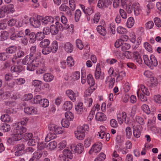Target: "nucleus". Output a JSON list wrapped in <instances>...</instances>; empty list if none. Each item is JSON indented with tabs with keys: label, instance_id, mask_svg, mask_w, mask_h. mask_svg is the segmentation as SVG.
<instances>
[{
	"label": "nucleus",
	"instance_id": "obj_1",
	"mask_svg": "<svg viewBox=\"0 0 161 161\" xmlns=\"http://www.w3.org/2000/svg\"><path fill=\"white\" fill-rule=\"evenodd\" d=\"M89 129V126L87 125L78 127L77 130L75 132L76 138L79 140H83L85 136V132L88 131Z\"/></svg>",
	"mask_w": 161,
	"mask_h": 161
},
{
	"label": "nucleus",
	"instance_id": "obj_2",
	"mask_svg": "<svg viewBox=\"0 0 161 161\" xmlns=\"http://www.w3.org/2000/svg\"><path fill=\"white\" fill-rule=\"evenodd\" d=\"M14 11V5L12 4L2 6L0 8V18L3 17L6 13H13Z\"/></svg>",
	"mask_w": 161,
	"mask_h": 161
},
{
	"label": "nucleus",
	"instance_id": "obj_3",
	"mask_svg": "<svg viewBox=\"0 0 161 161\" xmlns=\"http://www.w3.org/2000/svg\"><path fill=\"white\" fill-rule=\"evenodd\" d=\"M56 25H52L50 26V31L52 35H55L59 31V29L61 31L64 30V27L62 25L58 22H56Z\"/></svg>",
	"mask_w": 161,
	"mask_h": 161
},
{
	"label": "nucleus",
	"instance_id": "obj_4",
	"mask_svg": "<svg viewBox=\"0 0 161 161\" xmlns=\"http://www.w3.org/2000/svg\"><path fill=\"white\" fill-rule=\"evenodd\" d=\"M95 76L96 79L103 80L104 77V74L102 72L100 67V64H97L95 72Z\"/></svg>",
	"mask_w": 161,
	"mask_h": 161
},
{
	"label": "nucleus",
	"instance_id": "obj_5",
	"mask_svg": "<svg viewBox=\"0 0 161 161\" xmlns=\"http://www.w3.org/2000/svg\"><path fill=\"white\" fill-rule=\"evenodd\" d=\"M38 17V19L41 20L42 24L44 25L51 24L54 21V19L51 16H46L44 17L42 16H39Z\"/></svg>",
	"mask_w": 161,
	"mask_h": 161
},
{
	"label": "nucleus",
	"instance_id": "obj_6",
	"mask_svg": "<svg viewBox=\"0 0 161 161\" xmlns=\"http://www.w3.org/2000/svg\"><path fill=\"white\" fill-rule=\"evenodd\" d=\"M102 147V144L100 142H98L95 143L92 147L89 153L91 154L92 152L97 153L101 151Z\"/></svg>",
	"mask_w": 161,
	"mask_h": 161
},
{
	"label": "nucleus",
	"instance_id": "obj_7",
	"mask_svg": "<svg viewBox=\"0 0 161 161\" xmlns=\"http://www.w3.org/2000/svg\"><path fill=\"white\" fill-rule=\"evenodd\" d=\"M71 150L74 151L73 152L77 153L78 154L81 153L83 151L84 148L82 144H78L77 145H72L70 147Z\"/></svg>",
	"mask_w": 161,
	"mask_h": 161
},
{
	"label": "nucleus",
	"instance_id": "obj_8",
	"mask_svg": "<svg viewBox=\"0 0 161 161\" xmlns=\"http://www.w3.org/2000/svg\"><path fill=\"white\" fill-rule=\"evenodd\" d=\"M39 16L36 18H31L29 20L30 23L31 25L35 28L39 27L41 25V20H39L38 18Z\"/></svg>",
	"mask_w": 161,
	"mask_h": 161
},
{
	"label": "nucleus",
	"instance_id": "obj_9",
	"mask_svg": "<svg viewBox=\"0 0 161 161\" xmlns=\"http://www.w3.org/2000/svg\"><path fill=\"white\" fill-rule=\"evenodd\" d=\"M47 154V152L44 150H38L37 152H35L33 154V158L36 160H38L42 156L45 157Z\"/></svg>",
	"mask_w": 161,
	"mask_h": 161
},
{
	"label": "nucleus",
	"instance_id": "obj_10",
	"mask_svg": "<svg viewBox=\"0 0 161 161\" xmlns=\"http://www.w3.org/2000/svg\"><path fill=\"white\" fill-rule=\"evenodd\" d=\"M24 111L25 113L28 115L36 114L37 113V108L34 107H27L25 108Z\"/></svg>",
	"mask_w": 161,
	"mask_h": 161
},
{
	"label": "nucleus",
	"instance_id": "obj_11",
	"mask_svg": "<svg viewBox=\"0 0 161 161\" xmlns=\"http://www.w3.org/2000/svg\"><path fill=\"white\" fill-rule=\"evenodd\" d=\"M150 61L149 62L148 67L151 69H153L154 67H156L158 64V62L156 57L153 55L150 56Z\"/></svg>",
	"mask_w": 161,
	"mask_h": 161
},
{
	"label": "nucleus",
	"instance_id": "obj_12",
	"mask_svg": "<svg viewBox=\"0 0 161 161\" xmlns=\"http://www.w3.org/2000/svg\"><path fill=\"white\" fill-rule=\"evenodd\" d=\"M86 80L91 89H96V87L94 86L95 84V81L92 75L90 74H88L87 76Z\"/></svg>",
	"mask_w": 161,
	"mask_h": 161
},
{
	"label": "nucleus",
	"instance_id": "obj_13",
	"mask_svg": "<svg viewBox=\"0 0 161 161\" xmlns=\"http://www.w3.org/2000/svg\"><path fill=\"white\" fill-rule=\"evenodd\" d=\"M133 59L139 64H142V60L140 53L136 51L133 53Z\"/></svg>",
	"mask_w": 161,
	"mask_h": 161
},
{
	"label": "nucleus",
	"instance_id": "obj_14",
	"mask_svg": "<svg viewBox=\"0 0 161 161\" xmlns=\"http://www.w3.org/2000/svg\"><path fill=\"white\" fill-rule=\"evenodd\" d=\"M59 9L60 11L65 12L66 14L69 16H71L72 14L70 8L64 4H62L60 6Z\"/></svg>",
	"mask_w": 161,
	"mask_h": 161
},
{
	"label": "nucleus",
	"instance_id": "obj_15",
	"mask_svg": "<svg viewBox=\"0 0 161 161\" xmlns=\"http://www.w3.org/2000/svg\"><path fill=\"white\" fill-rule=\"evenodd\" d=\"M26 128L25 126H23L21 124H17L14 131V133H18L23 134L26 132Z\"/></svg>",
	"mask_w": 161,
	"mask_h": 161
},
{
	"label": "nucleus",
	"instance_id": "obj_16",
	"mask_svg": "<svg viewBox=\"0 0 161 161\" xmlns=\"http://www.w3.org/2000/svg\"><path fill=\"white\" fill-rule=\"evenodd\" d=\"M66 93L68 97L73 102H75L76 101V97L77 96L76 94L73 91L69 89L66 91Z\"/></svg>",
	"mask_w": 161,
	"mask_h": 161
},
{
	"label": "nucleus",
	"instance_id": "obj_17",
	"mask_svg": "<svg viewBox=\"0 0 161 161\" xmlns=\"http://www.w3.org/2000/svg\"><path fill=\"white\" fill-rule=\"evenodd\" d=\"M42 81L39 80H35L32 83V85L36 87L35 90L36 92H39L42 89Z\"/></svg>",
	"mask_w": 161,
	"mask_h": 161
},
{
	"label": "nucleus",
	"instance_id": "obj_18",
	"mask_svg": "<svg viewBox=\"0 0 161 161\" xmlns=\"http://www.w3.org/2000/svg\"><path fill=\"white\" fill-rule=\"evenodd\" d=\"M33 58V57H31V56H29L28 55L26 56L23 59L22 63L25 65H30L32 63V60Z\"/></svg>",
	"mask_w": 161,
	"mask_h": 161
},
{
	"label": "nucleus",
	"instance_id": "obj_19",
	"mask_svg": "<svg viewBox=\"0 0 161 161\" xmlns=\"http://www.w3.org/2000/svg\"><path fill=\"white\" fill-rule=\"evenodd\" d=\"M23 69V67L20 65H14L11 68V71L12 73H19Z\"/></svg>",
	"mask_w": 161,
	"mask_h": 161
},
{
	"label": "nucleus",
	"instance_id": "obj_20",
	"mask_svg": "<svg viewBox=\"0 0 161 161\" xmlns=\"http://www.w3.org/2000/svg\"><path fill=\"white\" fill-rule=\"evenodd\" d=\"M17 47L14 45L10 46L5 49L6 54H12L15 53L17 51Z\"/></svg>",
	"mask_w": 161,
	"mask_h": 161
},
{
	"label": "nucleus",
	"instance_id": "obj_21",
	"mask_svg": "<svg viewBox=\"0 0 161 161\" xmlns=\"http://www.w3.org/2000/svg\"><path fill=\"white\" fill-rule=\"evenodd\" d=\"M65 51L68 53H71L73 50L72 44L69 42H66L64 47Z\"/></svg>",
	"mask_w": 161,
	"mask_h": 161
},
{
	"label": "nucleus",
	"instance_id": "obj_22",
	"mask_svg": "<svg viewBox=\"0 0 161 161\" xmlns=\"http://www.w3.org/2000/svg\"><path fill=\"white\" fill-rule=\"evenodd\" d=\"M83 105L82 103L80 102L75 105V109L77 113L81 114L83 111Z\"/></svg>",
	"mask_w": 161,
	"mask_h": 161
},
{
	"label": "nucleus",
	"instance_id": "obj_23",
	"mask_svg": "<svg viewBox=\"0 0 161 161\" xmlns=\"http://www.w3.org/2000/svg\"><path fill=\"white\" fill-rule=\"evenodd\" d=\"M74 151H72L71 150L69 149L66 148L63 151V154L66 155V157L67 158H69L70 159H72L73 157V155L74 152Z\"/></svg>",
	"mask_w": 161,
	"mask_h": 161
},
{
	"label": "nucleus",
	"instance_id": "obj_24",
	"mask_svg": "<svg viewBox=\"0 0 161 161\" xmlns=\"http://www.w3.org/2000/svg\"><path fill=\"white\" fill-rule=\"evenodd\" d=\"M32 63L33 64L34 66L36 67H38L40 66L42 67L43 66V64H44L43 62L40 61L39 58L37 57L34 58V57H33V58L32 60Z\"/></svg>",
	"mask_w": 161,
	"mask_h": 161
},
{
	"label": "nucleus",
	"instance_id": "obj_25",
	"mask_svg": "<svg viewBox=\"0 0 161 161\" xmlns=\"http://www.w3.org/2000/svg\"><path fill=\"white\" fill-rule=\"evenodd\" d=\"M96 119L97 120L100 121H105L106 119L105 115L103 113L98 112L96 114Z\"/></svg>",
	"mask_w": 161,
	"mask_h": 161
},
{
	"label": "nucleus",
	"instance_id": "obj_26",
	"mask_svg": "<svg viewBox=\"0 0 161 161\" xmlns=\"http://www.w3.org/2000/svg\"><path fill=\"white\" fill-rule=\"evenodd\" d=\"M97 30L99 33L103 36H105L107 34L105 28L103 26L99 25L97 27Z\"/></svg>",
	"mask_w": 161,
	"mask_h": 161
},
{
	"label": "nucleus",
	"instance_id": "obj_27",
	"mask_svg": "<svg viewBox=\"0 0 161 161\" xmlns=\"http://www.w3.org/2000/svg\"><path fill=\"white\" fill-rule=\"evenodd\" d=\"M54 76L53 74L50 73L44 74L43 76V79L45 81L47 82L51 81L53 79Z\"/></svg>",
	"mask_w": 161,
	"mask_h": 161
},
{
	"label": "nucleus",
	"instance_id": "obj_28",
	"mask_svg": "<svg viewBox=\"0 0 161 161\" xmlns=\"http://www.w3.org/2000/svg\"><path fill=\"white\" fill-rule=\"evenodd\" d=\"M72 103L71 101H67L65 102L63 106V108L65 111L69 110L72 108Z\"/></svg>",
	"mask_w": 161,
	"mask_h": 161
},
{
	"label": "nucleus",
	"instance_id": "obj_29",
	"mask_svg": "<svg viewBox=\"0 0 161 161\" xmlns=\"http://www.w3.org/2000/svg\"><path fill=\"white\" fill-rule=\"evenodd\" d=\"M9 34L8 32L6 31H3L1 32L0 36V40L4 41L7 40L9 37Z\"/></svg>",
	"mask_w": 161,
	"mask_h": 161
},
{
	"label": "nucleus",
	"instance_id": "obj_30",
	"mask_svg": "<svg viewBox=\"0 0 161 161\" xmlns=\"http://www.w3.org/2000/svg\"><path fill=\"white\" fill-rule=\"evenodd\" d=\"M58 48V42L56 41H54L52 43L50 49L52 53H55L57 51Z\"/></svg>",
	"mask_w": 161,
	"mask_h": 161
},
{
	"label": "nucleus",
	"instance_id": "obj_31",
	"mask_svg": "<svg viewBox=\"0 0 161 161\" xmlns=\"http://www.w3.org/2000/svg\"><path fill=\"white\" fill-rule=\"evenodd\" d=\"M50 43V41L49 39H45L40 42L39 45L40 47L43 48L49 46Z\"/></svg>",
	"mask_w": 161,
	"mask_h": 161
},
{
	"label": "nucleus",
	"instance_id": "obj_32",
	"mask_svg": "<svg viewBox=\"0 0 161 161\" xmlns=\"http://www.w3.org/2000/svg\"><path fill=\"white\" fill-rule=\"evenodd\" d=\"M28 39L30 42L34 43L36 40V34L34 32H32L28 36Z\"/></svg>",
	"mask_w": 161,
	"mask_h": 161
},
{
	"label": "nucleus",
	"instance_id": "obj_33",
	"mask_svg": "<svg viewBox=\"0 0 161 161\" xmlns=\"http://www.w3.org/2000/svg\"><path fill=\"white\" fill-rule=\"evenodd\" d=\"M61 21L62 23L64 25V29L65 30L68 29L69 28L68 25H67V18L64 16L62 15L61 17Z\"/></svg>",
	"mask_w": 161,
	"mask_h": 161
},
{
	"label": "nucleus",
	"instance_id": "obj_34",
	"mask_svg": "<svg viewBox=\"0 0 161 161\" xmlns=\"http://www.w3.org/2000/svg\"><path fill=\"white\" fill-rule=\"evenodd\" d=\"M25 54L24 51L21 49H19L14 55V58L16 59L23 57Z\"/></svg>",
	"mask_w": 161,
	"mask_h": 161
},
{
	"label": "nucleus",
	"instance_id": "obj_35",
	"mask_svg": "<svg viewBox=\"0 0 161 161\" xmlns=\"http://www.w3.org/2000/svg\"><path fill=\"white\" fill-rule=\"evenodd\" d=\"M1 120L4 122H8L10 121L11 118L8 114H3L1 117Z\"/></svg>",
	"mask_w": 161,
	"mask_h": 161
},
{
	"label": "nucleus",
	"instance_id": "obj_36",
	"mask_svg": "<svg viewBox=\"0 0 161 161\" xmlns=\"http://www.w3.org/2000/svg\"><path fill=\"white\" fill-rule=\"evenodd\" d=\"M38 143V140L36 137H34L29 140L28 144L29 145L35 146Z\"/></svg>",
	"mask_w": 161,
	"mask_h": 161
},
{
	"label": "nucleus",
	"instance_id": "obj_37",
	"mask_svg": "<svg viewBox=\"0 0 161 161\" xmlns=\"http://www.w3.org/2000/svg\"><path fill=\"white\" fill-rule=\"evenodd\" d=\"M134 24V20L132 17H130L128 18L126 23L127 26L129 28H131Z\"/></svg>",
	"mask_w": 161,
	"mask_h": 161
},
{
	"label": "nucleus",
	"instance_id": "obj_38",
	"mask_svg": "<svg viewBox=\"0 0 161 161\" xmlns=\"http://www.w3.org/2000/svg\"><path fill=\"white\" fill-rule=\"evenodd\" d=\"M110 80H111V81H110V83L109 85V87L112 88L113 87V86H114V83H115V79L114 78H113L112 79L111 76H108L106 78V80L105 81V83L106 84H107L108 83V81Z\"/></svg>",
	"mask_w": 161,
	"mask_h": 161
},
{
	"label": "nucleus",
	"instance_id": "obj_39",
	"mask_svg": "<svg viewBox=\"0 0 161 161\" xmlns=\"http://www.w3.org/2000/svg\"><path fill=\"white\" fill-rule=\"evenodd\" d=\"M57 144L55 141H52L49 143L47 145V147L51 150L54 149L56 147Z\"/></svg>",
	"mask_w": 161,
	"mask_h": 161
},
{
	"label": "nucleus",
	"instance_id": "obj_40",
	"mask_svg": "<svg viewBox=\"0 0 161 161\" xmlns=\"http://www.w3.org/2000/svg\"><path fill=\"white\" fill-rule=\"evenodd\" d=\"M42 48V53L44 55H47L52 52L50 49V46H48Z\"/></svg>",
	"mask_w": 161,
	"mask_h": 161
},
{
	"label": "nucleus",
	"instance_id": "obj_41",
	"mask_svg": "<svg viewBox=\"0 0 161 161\" xmlns=\"http://www.w3.org/2000/svg\"><path fill=\"white\" fill-rule=\"evenodd\" d=\"M36 40L42 41L45 37V36L42 32H38L36 34Z\"/></svg>",
	"mask_w": 161,
	"mask_h": 161
},
{
	"label": "nucleus",
	"instance_id": "obj_42",
	"mask_svg": "<svg viewBox=\"0 0 161 161\" xmlns=\"http://www.w3.org/2000/svg\"><path fill=\"white\" fill-rule=\"evenodd\" d=\"M105 158L106 155L103 153H101L95 159L94 161H103Z\"/></svg>",
	"mask_w": 161,
	"mask_h": 161
},
{
	"label": "nucleus",
	"instance_id": "obj_43",
	"mask_svg": "<svg viewBox=\"0 0 161 161\" xmlns=\"http://www.w3.org/2000/svg\"><path fill=\"white\" fill-rule=\"evenodd\" d=\"M39 68L36 70V73L38 74H42L44 73L46 70V68L45 66V64H43V66L42 67L40 66L38 67Z\"/></svg>",
	"mask_w": 161,
	"mask_h": 161
},
{
	"label": "nucleus",
	"instance_id": "obj_44",
	"mask_svg": "<svg viewBox=\"0 0 161 161\" xmlns=\"http://www.w3.org/2000/svg\"><path fill=\"white\" fill-rule=\"evenodd\" d=\"M42 97L39 95L36 96L32 100L33 103L35 104L40 103L42 101Z\"/></svg>",
	"mask_w": 161,
	"mask_h": 161
},
{
	"label": "nucleus",
	"instance_id": "obj_45",
	"mask_svg": "<svg viewBox=\"0 0 161 161\" xmlns=\"http://www.w3.org/2000/svg\"><path fill=\"white\" fill-rule=\"evenodd\" d=\"M100 131L99 132H98V135L101 138H103L104 136L105 135V129L104 127L103 126H101L100 127Z\"/></svg>",
	"mask_w": 161,
	"mask_h": 161
},
{
	"label": "nucleus",
	"instance_id": "obj_46",
	"mask_svg": "<svg viewBox=\"0 0 161 161\" xmlns=\"http://www.w3.org/2000/svg\"><path fill=\"white\" fill-rule=\"evenodd\" d=\"M142 109L146 113L149 114L151 112V111L148 106L146 104H143L142 106Z\"/></svg>",
	"mask_w": 161,
	"mask_h": 161
},
{
	"label": "nucleus",
	"instance_id": "obj_47",
	"mask_svg": "<svg viewBox=\"0 0 161 161\" xmlns=\"http://www.w3.org/2000/svg\"><path fill=\"white\" fill-rule=\"evenodd\" d=\"M65 117L68 120H72L74 118V115L70 111H68L65 113Z\"/></svg>",
	"mask_w": 161,
	"mask_h": 161
},
{
	"label": "nucleus",
	"instance_id": "obj_48",
	"mask_svg": "<svg viewBox=\"0 0 161 161\" xmlns=\"http://www.w3.org/2000/svg\"><path fill=\"white\" fill-rule=\"evenodd\" d=\"M81 14V11L79 9H77L75 11V19L76 22L79 21Z\"/></svg>",
	"mask_w": 161,
	"mask_h": 161
},
{
	"label": "nucleus",
	"instance_id": "obj_49",
	"mask_svg": "<svg viewBox=\"0 0 161 161\" xmlns=\"http://www.w3.org/2000/svg\"><path fill=\"white\" fill-rule=\"evenodd\" d=\"M69 7L71 8V11H74L76 7V3L75 0H69Z\"/></svg>",
	"mask_w": 161,
	"mask_h": 161
},
{
	"label": "nucleus",
	"instance_id": "obj_50",
	"mask_svg": "<svg viewBox=\"0 0 161 161\" xmlns=\"http://www.w3.org/2000/svg\"><path fill=\"white\" fill-rule=\"evenodd\" d=\"M66 62L69 66L71 67L74 64L73 59L71 57H69L67 58Z\"/></svg>",
	"mask_w": 161,
	"mask_h": 161
},
{
	"label": "nucleus",
	"instance_id": "obj_51",
	"mask_svg": "<svg viewBox=\"0 0 161 161\" xmlns=\"http://www.w3.org/2000/svg\"><path fill=\"white\" fill-rule=\"evenodd\" d=\"M14 134L13 137L15 141H19L23 137L22 134H19L18 133H14Z\"/></svg>",
	"mask_w": 161,
	"mask_h": 161
},
{
	"label": "nucleus",
	"instance_id": "obj_52",
	"mask_svg": "<svg viewBox=\"0 0 161 161\" xmlns=\"http://www.w3.org/2000/svg\"><path fill=\"white\" fill-rule=\"evenodd\" d=\"M133 133L134 136L136 138H138L140 137V131L138 128H135L133 130Z\"/></svg>",
	"mask_w": 161,
	"mask_h": 161
},
{
	"label": "nucleus",
	"instance_id": "obj_53",
	"mask_svg": "<svg viewBox=\"0 0 161 161\" xmlns=\"http://www.w3.org/2000/svg\"><path fill=\"white\" fill-rule=\"evenodd\" d=\"M100 14L99 12H97L95 14L93 18L94 23L97 24L99 22L100 18Z\"/></svg>",
	"mask_w": 161,
	"mask_h": 161
},
{
	"label": "nucleus",
	"instance_id": "obj_54",
	"mask_svg": "<svg viewBox=\"0 0 161 161\" xmlns=\"http://www.w3.org/2000/svg\"><path fill=\"white\" fill-rule=\"evenodd\" d=\"M1 129L3 131L7 132L9 131L11 127L9 125L7 124H5L2 126Z\"/></svg>",
	"mask_w": 161,
	"mask_h": 161
},
{
	"label": "nucleus",
	"instance_id": "obj_55",
	"mask_svg": "<svg viewBox=\"0 0 161 161\" xmlns=\"http://www.w3.org/2000/svg\"><path fill=\"white\" fill-rule=\"evenodd\" d=\"M36 46H32L30 48V56L31 57H34V56L36 52Z\"/></svg>",
	"mask_w": 161,
	"mask_h": 161
},
{
	"label": "nucleus",
	"instance_id": "obj_56",
	"mask_svg": "<svg viewBox=\"0 0 161 161\" xmlns=\"http://www.w3.org/2000/svg\"><path fill=\"white\" fill-rule=\"evenodd\" d=\"M144 47L149 52H153V49L151 45L148 42H145L144 43Z\"/></svg>",
	"mask_w": 161,
	"mask_h": 161
},
{
	"label": "nucleus",
	"instance_id": "obj_57",
	"mask_svg": "<svg viewBox=\"0 0 161 161\" xmlns=\"http://www.w3.org/2000/svg\"><path fill=\"white\" fill-rule=\"evenodd\" d=\"M138 97L140 99V100L143 102H145L147 100V98L146 97L142 94L139 93L138 92L137 93Z\"/></svg>",
	"mask_w": 161,
	"mask_h": 161
},
{
	"label": "nucleus",
	"instance_id": "obj_58",
	"mask_svg": "<svg viewBox=\"0 0 161 161\" xmlns=\"http://www.w3.org/2000/svg\"><path fill=\"white\" fill-rule=\"evenodd\" d=\"M117 32L119 34H124L126 33L127 32L126 30L121 26L118 27L117 29Z\"/></svg>",
	"mask_w": 161,
	"mask_h": 161
},
{
	"label": "nucleus",
	"instance_id": "obj_59",
	"mask_svg": "<svg viewBox=\"0 0 161 161\" xmlns=\"http://www.w3.org/2000/svg\"><path fill=\"white\" fill-rule=\"evenodd\" d=\"M92 139L91 138H86L84 142V145L86 147H89L91 145Z\"/></svg>",
	"mask_w": 161,
	"mask_h": 161
},
{
	"label": "nucleus",
	"instance_id": "obj_60",
	"mask_svg": "<svg viewBox=\"0 0 161 161\" xmlns=\"http://www.w3.org/2000/svg\"><path fill=\"white\" fill-rule=\"evenodd\" d=\"M141 88L144 94L147 96H149L150 93L148 89L144 85H141Z\"/></svg>",
	"mask_w": 161,
	"mask_h": 161
},
{
	"label": "nucleus",
	"instance_id": "obj_61",
	"mask_svg": "<svg viewBox=\"0 0 161 161\" xmlns=\"http://www.w3.org/2000/svg\"><path fill=\"white\" fill-rule=\"evenodd\" d=\"M76 45L77 47L80 50L83 49L84 46L82 41L80 39H77L76 42Z\"/></svg>",
	"mask_w": 161,
	"mask_h": 161
},
{
	"label": "nucleus",
	"instance_id": "obj_62",
	"mask_svg": "<svg viewBox=\"0 0 161 161\" xmlns=\"http://www.w3.org/2000/svg\"><path fill=\"white\" fill-rule=\"evenodd\" d=\"M61 123L63 127L68 128L69 126V120L66 119H63L61 122Z\"/></svg>",
	"mask_w": 161,
	"mask_h": 161
},
{
	"label": "nucleus",
	"instance_id": "obj_63",
	"mask_svg": "<svg viewBox=\"0 0 161 161\" xmlns=\"http://www.w3.org/2000/svg\"><path fill=\"white\" fill-rule=\"evenodd\" d=\"M130 47V44L127 43H123L122 44L121 47L122 50L123 51H125L129 49Z\"/></svg>",
	"mask_w": 161,
	"mask_h": 161
},
{
	"label": "nucleus",
	"instance_id": "obj_64",
	"mask_svg": "<svg viewBox=\"0 0 161 161\" xmlns=\"http://www.w3.org/2000/svg\"><path fill=\"white\" fill-rule=\"evenodd\" d=\"M41 103L42 107L44 108L47 107L49 104V101L47 99H42V101H41Z\"/></svg>",
	"mask_w": 161,
	"mask_h": 161
}]
</instances>
